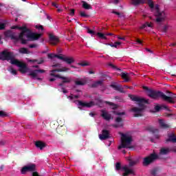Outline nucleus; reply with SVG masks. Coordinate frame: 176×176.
<instances>
[{
	"label": "nucleus",
	"instance_id": "f257e3e1",
	"mask_svg": "<svg viewBox=\"0 0 176 176\" xmlns=\"http://www.w3.org/2000/svg\"><path fill=\"white\" fill-rule=\"evenodd\" d=\"M14 53L13 52H9L8 50H4L0 53V60L3 61H10L12 65H16L19 67V71L21 74H25L28 71L27 65L23 62H20L19 60L15 59Z\"/></svg>",
	"mask_w": 176,
	"mask_h": 176
},
{
	"label": "nucleus",
	"instance_id": "f03ea898",
	"mask_svg": "<svg viewBox=\"0 0 176 176\" xmlns=\"http://www.w3.org/2000/svg\"><path fill=\"white\" fill-rule=\"evenodd\" d=\"M11 30H21V31H22L19 34V38L22 45H27L28 40L24 39L25 33L27 32L28 34H26V37L30 41H38V39L42 36V34L41 33L38 34L31 32V30L27 28V26L19 27L17 25H14L11 27Z\"/></svg>",
	"mask_w": 176,
	"mask_h": 176
},
{
	"label": "nucleus",
	"instance_id": "7ed1b4c3",
	"mask_svg": "<svg viewBox=\"0 0 176 176\" xmlns=\"http://www.w3.org/2000/svg\"><path fill=\"white\" fill-rule=\"evenodd\" d=\"M133 142V138L129 135L124 133H121V144L118 146V149H122V148H130Z\"/></svg>",
	"mask_w": 176,
	"mask_h": 176
},
{
	"label": "nucleus",
	"instance_id": "20e7f679",
	"mask_svg": "<svg viewBox=\"0 0 176 176\" xmlns=\"http://www.w3.org/2000/svg\"><path fill=\"white\" fill-rule=\"evenodd\" d=\"M147 96L153 100H157V98H162L164 101V100H170V98L164 94V93L160 91H155L153 89L148 90V94H147Z\"/></svg>",
	"mask_w": 176,
	"mask_h": 176
},
{
	"label": "nucleus",
	"instance_id": "39448f33",
	"mask_svg": "<svg viewBox=\"0 0 176 176\" xmlns=\"http://www.w3.org/2000/svg\"><path fill=\"white\" fill-rule=\"evenodd\" d=\"M155 16L157 17L155 19V21L157 23H162L166 20V13L164 11L160 12V9L159 8V5H156L155 6Z\"/></svg>",
	"mask_w": 176,
	"mask_h": 176
},
{
	"label": "nucleus",
	"instance_id": "423d86ee",
	"mask_svg": "<svg viewBox=\"0 0 176 176\" xmlns=\"http://www.w3.org/2000/svg\"><path fill=\"white\" fill-rule=\"evenodd\" d=\"M159 156L157 154L153 153L151 154L149 156H147L143 160V166H149V164H152L157 159Z\"/></svg>",
	"mask_w": 176,
	"mask_h": 176
},
{
	"label": "nucleus",
	"instance_id": "0eeeda50",
	"mask_svg": "<svg viewBox=\"0 0 176 176\" xmlns=\"http://www.w3.org/2000/svg\"><path fill=\"white\" fill-rule=\"evenodd\" d=\"M34 171H36V165H35V164L25 166L21 170V174H25V173H34Z\"/></svg>",
	"mask_w": 176,
	"mask_h": 176
},
{
	"label": "nucleus",
	"instance_id": "6e6552de",
	"mask_svg": "<svg viewBox=\"0 0 176 176\" xmlns=\"http://www.w3.org/2000/svg\"><path fill=\"white\" fill-rule=\"evenodd\" d=\"M129 97L132 100V101H136V102H138L139 107H142L144 104H148V100L145 98H141L134 95H129Z\"/></svg>",
	"mask_w": 176,
	"mask_h": 176
},
{
	"label": "nucleus",
	"instance_id": "1a4fd4ad",
	"mask_svg": "<svg viewBox=\"0 0 176 176\" xmlns=\"http://www.w3.org/2000/svg\"><path fill=\"white\" fill-rule=\"evenodd\" d=\"M45 72H46V71L43 70V69H34L32 70V72H30V74H29V76H32V79H36L37 80H41L42 78L38 77V74H45Z\"/></svg>",
	"mask_w": 176,
	"mask_h": 176
},
{
	"label": "nucleus",
	"instance_id": "9d476101",
	"mask_svg": "<svg viewBox=\"0 0 176 176\" xmlns=\"http://www.w3.org/2000/svg\"><path fill=\"white\" fill-rule=\"evenodd\" d=\"M6 38H10L12 41H20V36H17L16 32H14L12 30H7L5 32Z\"/></svg>",
	"mask_w": 176,
	"mask_h": 176
},
{
	"label": "nucleus",
	"instance_id": "9b49d317",
	"mask_svg": "<svg viewBox=\"0 0 176 176\" xmlns=\"http://www.w3.org/2000/svg\"><path fill=\"white\" fill-rule=\"evenodd\" d=\"M110 87H112L116 91H119V93H124L123 87L121 85L118 84L117 82H111Z\"/></svg>",
	"mask_w": 176,
	"mask_h": 176
},
{
	"label": "nucleus",
	"instance_id": "f8f14e48",
	"mask_svg": "<svg viewBox=\"0 0 176 176\" xmlns=\"http://www.w3.org/2000/svg\"><path fill=\"white\" fill-rule=\"evenodd\" d=\"M122 171H124V173L122 174V176L135 175L134 170L133 169L129 168L127 166H122Z\"/></svg>",
	"mask_w": 176,
	"mask_h": 176
},
{
	"label": "nucleus",
	"instance_id": "ddd939ff",
	"mask_svg": "<svg viewBox=\"0 0 176 176\" xmlns=\"http://www.w3.org/2000/svg\"><path fill=\"white\" fill-rule=\"evenodd\" d=\"M109 137V131L107 129H103L102 131V134L99 135V138L101 141H105V140H108Z\"/></svg>",
	"mask_w": 176,
	"mask_h": 176
},
{
	"label": "nucleus",
	"instance_id": "4468645a",
	"mask_svg": "<svg viewBox=\"0 0 176 176\" xmlns=\"http://www.w3.org/2000/svg\"><path fill=\"white\" fill-rule=\"evenodd\" d=\"M78 105L82 107L91 108V107H94L96 104L93 101H91L89 102H82V100H78Z\"/></svg>",
	"mask_w": 176,
	"mask_h": 176
},
{
	"label": "nucleus",
	"instance_id": "2eb2a0df",
	"mask_svg": "<svg viewBox=\"0 0 176 176\" xmlns=\"http://www.w3.org/2000/svg\"><path fill=\"white\" fill-rule=\"evenodd\" d=\"M148 131H150V133H153L154 134V138L157 140H159L160 135H159V129L153 128V126H148L147 127Z\"/></svg>",
	"mask_w": 176,
	"mask_h": 176
},
{
	"label": "nucleus",
	"instance_id": "dca6fc26",
	"mask_svg": "<svg viewBox=\"0 0 176 176\" xmlns=\"http://www.w3.org/2000/svg\"><path fill=\"white\" fill-rule=\"evenodd\" d=\"M154 109L155 112H160L161 109H165L168 112H171V109H170V108H168V107H167V105L165 104H157L156 106H155Z\"/></svg>",
	"mask_w": 176,
	"mask_h": 176
},
{
	"label": "nucleus",
	"instance_id": "f3484780",
	"mask_svg": "<svg viewBox=\"0 0 176 176\" xmlns=\"http://www.w3.org/2000/svg\"><path fill=\"white\" fill-rule=\"evenodd\" d=\"M132 112H134L133 116L135 118H139V116H142V109L138 107H133L131 109Z\"/></svg>",
	"mask_w": 176,
	"mask_h": 176
},
{
	"label": "nucleus",
	"instance_id": "a211bd4d",
	"mask_svg": "<svg viewBox=\"0 0 176 176\" xmlns=\"http://www.w3.org/2000/svg\"><path fill=\"white\" fill-rule=\"evenodd\" d=\"M56 132L60 135H64V134H67V126H60L56 127Z\"/></svg>",
	"mask_w": 176,
	"mask_h": 176
},
{
	"label": "nucleus",
	"instance_id": "6ab92c4d",
	"mask_svg": "<svg viewBox=\"0 0 176 176\" xmlns=\"http://www.w3.org/2000/svg\"><path fill=\"white\" fill-rule=\"evenodd\" d=\"M116 123L119 124H115L113 125V127H115L116 129H118V127H123V120L120 117H117L115 120Z\"/></svg>",
	"mask_w": 176,
	"mask_h": 176
},
{
	"label": "nucleus",
	"instance_id": "aec40b11",
	"mask_svg": "<svg viewBox=\"0 0 176 176\" xmlns=\"http://www.w3.org/2000/svg\"><path fill=\"white\" fill-rule=\"evenodd\" d=\"M50 41L51 45H57V43H58L59 42L58 37L53 34H50Z\"/></svg>",
	"mask_w": 176,
	"mask_h": 176
},
{
	"label": "nucleus",
	"instance_id": "412c9836",
	"mask_svg": "<svg viewBox=\"0 0 176 176\" xmlns=\"http://www.w3.org/2000/svg\"><path fill=\"white\" fill-rule=\"evenodd\" d=\"M101 116L104 120H111V118H112L111 114L108 113L105 110H101Z\"/></svg>",
	"mask_w": 176,
	"mask_h": 176
},
{
	"label": "nucleus",
	"instance_id": "4be33fe9",
	"mask_svg": "<svg viewBox=\"0 0 176 176\" xmlns=\"http://www.w3.org/2000/svg\"><path fill=\"white\" fill-rule=\"evenodd\" d=\"M59 79H61L63 83H71L72 82V78L68 76H58Z\"/></svg>",
	"mask_w": 176,
	"mask_h": 176
},
{
	"label": "nucleus",
	"instance_id": "5701e85b",
	"mask_svg": "<svg viewBox=\"0 0 176 176\" xmlns=\"http://www.w3.org/2000/svg\"><path fill=\"white\" fill-rule=\"evenodd\" d=\"M63 61L64 63H66V64L71 65V64H74V63H75V59L74 57L65 56Z\"/></svg>",
	"mask_w": 176,
	"mask_h": 176
},
{
	"label": "nucleus",
	"instance_id": "b1692460",
	"mask_svg": "<svg viewBox=\"0 0 176 176\" xmlns=\"http://www.w3.org/2000/svg\"><path fill=\"white\" fill-rule=\"evenodd\" d=\"M168 138L166 139V142H176V136L175 133L168 135Z\"/></svg>",
	"mask_w": 176,
	"mask_h": 176
},
{
	"label": "nucleus",
	"instance_id": "393cba45",
	"mask_svg": "<svg viewBox=\"0 0 176 176\" xmlns=\"http://www.w3.org/2000/svg\"><path fill=\"white\" fill-rule=\"evenodd\" d=\"M131 5L133 6H138V5H142L145 3V0H130Z\"/></svg>",
	"mask_w": 176,
	"mask_h": 176
},
{
	"label": "nucleus",
	"instance_id": "a878e982",
	"mask_svg": "<svg viewBox=\"0 0 176 176\" xmlns=\"http://www.w3.org/2000/svg\"><path fill=\"white\" fill-rule=\"evenodd\" d=\"M35 146L36 148H39V149L42 150L46 146V144L43 142L37 141L35 142Z\"/></svg>",
	"mask_w": 176,
	"mask_h": 176
},
{
	"label": "nucleus",
	"instance_id": "bb28decb",
	"mask_svg": "<svg viewBox=\"0 0 176 176\" xmlns=\"http://www.w3.org/2000/svg\"><path fill=\"white\" fill-rule=\"evenodd\" d=\"M170 99L169 100H164V101H166L167 102H169V104H174L175 102V100L174 98H176V94H172L171 96H168Z\"/></svg>",
	"mask_w": 176,
	"mask_h": 176
},
{
	"label": "nucleus",
	"instance_id": "cd10ccee",
	"mask_svg": "<svg viewBox=\"0 0 176 176\" xmlns=\"http://www.w3.org/2000/svg\"><path fill=\"white\" fill-rule=\"evenodd\" d=\"M29 63H37V64H43V63H45V60L43 59V58H41L39 59H30L28 60Z\"/></svg>",
	"mask_w": 176,
	"mask_h": 176
},
{
	"label": "nucleus",
	"instance_id": "c85d7f7f",
	"mask_svg": "<svg viewBox=\"0 0 176 176\" xmlns=\"http://www.w3.org/2000/svg\"><path fill=\"white\" fill-rule=\"evenodd\" d=\"M121 78L124 79V82H130V76L127 73L122 72L121 74Z\"/></svg>",
	"mask_w": 176,
	"mask_h": 176
},
{
	"label": "nucleus",
	"instance_id": "c756f323",
	"mask_svg": "<svg viewBox=\"0 0 176 176\" xmlns=\"http://www.w3.org/2000/svg\"><path fill=\"white\" fill-rule=\"evenodd\" d=\"M159 123H160V127H162V129H168V127H170V126L166 123H164V120H159Z\"/></svg>",
	"mask_w": 176,
	"mask_h": 176
},
{
	"label": "nucleus",
	"instance_id": "7c9ffc66",
	"mask_svg": "<svg viewBox=\"0 0 176 176\" xmlns=\"http://www.w3.org/2000/svg\"><path fill=\"white\" fill-rule=\"evenodd\" d=\"M82 8L83 9H85L86 10H90V9H93L91 6L90 4L87 3L86 1H82Z\"/></svg>",
	"mask_w": 176,
	"mask_h": 176
},
{
	"label": "nucleus",
	"instance_id": "2f4dec72",
	"mask_svg": "<svg viewBox=\"0 0 176 176\" xmlns=\"http://www.w3.org/2000/svg\"><path fill=\"white\" fill-rule=\"evenodd\" d=\"M146 27H148L149 28H152L153 26L152 25V23L149 22H146L144 24H143L142 26L140 27V30H145Z\"/></svg>",
	"mask_w": 176,
	"mask_h": 176
},
{
	"label": "nucleus",
	"instance_id": "473e14b6",
	"mask_svg": "<svg viewBox=\"0 0 176 176\" xmlns=\"http://www.w3.org/2000/svg\"><path fill=\"white\" fill-rule=\"evenodd\" d=\"M19 52L21 54H30V52L28 51V49L25 47L20 48Z\"/></svg>",
	"mask_w": 176,
	"mask_h": 176
},
{
	"label": "nucleus",
	"instance_id": "72a5a7b5",
	"mask_svg": "<svg viewBox=\"0 0 176 176\" xmlns=\"http://www.w3.org/2000/svg\"><path fill=\"white\" fill-rule=\"evenodd\" d=\"M170 153L169 148H162L160 149V153L161 155H168Z\"/></svg>",
	"mask_w": 176,
	"mask_h": 176
},
{
	"label": "nucleus",
	"instance_id": "f704fd0d",
	"mask_svg": "<svg viewBox=\"0 0 176 176\" xmlns=\"http://www.w3.org/2000/svg\"><path fill=\"white\" fill-rule=\"evenodd\" d=\"M160 31L161 32L166 33L167 32V30H168V25H164V26H162L159 28Z\"/></svg>",
	"mask_w": 176,
	"mask_h": 176
},
{
	"label": "nucleus",
	"instance_id": "c9c22d12",
	"mask_svg": "<svg viewBox=\"0 0 176 176\" xmlns=\"http://www.w3.org/2000/svg\"><path fill=\"white\" fill-rule=\"evenodd\" d=\"M105 104H107L108 105H110L111 107H112V109H118V105L114 104L113 102H108V101H106L105 102Z\"/></svg>",
	"mask_w": 176,
	"mask_h": 176
},
{
	"label": "nucleus",
	"instance_id": "e433bc0d",
	"mask_svg": "<svg viewBox=\"0 0 176 176\" xmlns=\"http://www.w3.org/2000/svg\"><path fill=\"white\" fill-rule=\"evenodd\" d=\"M69 68L68 67H62L61 69H54V71H57V72H67V71H69Z\"/></svg>",
	"mask_w": 176,
	"mask_h": 176
},
{
	"label": "nucleus",
	"instance_id": "4c0bfd02",
	"mask_svg": "<svg viewBox=\"0 0 176 176\" xmlns=\"http://www.w3.org/2000/svg\"><path fill=\"white\" fill-rule=\"evenodd\" d=\"M77 64L78 65H80L81 67H88L89 65H90V63L85 60H83L82 62L78 63Z\"/></svg>",
	"mask_w": 176,
	"mask_h": 176
},
{
	"label": "nucleus",
	"instance_id": "58836bf2",
	"mask_svg": "<svg viewBox=\"0 0 176 176\" xmlns=\"http://www.w3.org/2000/svg\"><path fill=\"white\" fill-rule=\"evenodd\" d=\"M54 72H57V71H54V69L51 70L50 74V76H54V78H58V79H60L59 76H60L61 75L56 74H54Z\"/></svg>",
	"mask_w": 176,
	"mask_h": 176
},
{
	"label": "nucleus",
	"instance_id": "ea45409f",
	"mask_svg": "<svg viewBox=\"0 0 176 176\" xmlns=\"http://www.w3.org/2000/svg\"><path fill=\"white\" fill-rule=\"evenodd\" d=\"M100 85H102V80H98V81L94 82L91 85V87H98V86H100Z\"/></svg>",
	"mask_w": 176,
	"mask_h": 176
},
{
	"label": "nucleus",
	"instance_id": "a19ab883",
	"mask_svg": "<svg viewBox=\"0 0 176 176\" xmlns=\"http://www.w3.org/2000/svg\"><path fill=\"white\" fill-rule=\"evenodd\" d=\"M116 170L117 171H119L120 170H123V166H122V164H120V162H117L116 164Z\"/></svg>",
	"mask_w": 176,
	"mask_h": 176
},
{
	"label": "nucleus",
	"instance_id": "79ce46f5",
	"mask_svg": "<svg viewBox=\"0 0 176 176\" xmlns=\"http://www.w3.org/2000/svg\"><path fill=\"white\" fill-rule=\"evenodd\" d=\"M137 163H138V160H129L130 167H133V166H135V164H137Z\"/></svg>",
	"mask_w": 176,
	"mask_h": 176
},
{
	"label": "nucleus",
	"instance_id": "37998d69",
	"mask_svg": "<svg viewBox=\"0 0 176 176\" xmlns=\"http://www.w3.org/2000/svg\"><path fill=\"white\" fill-rule=\"evenodd\" d=\"M75 85H76V86H85V85H86V82L76 80Z\"/></svg>",
	"mask_w": 176,
	"mask_h": 176
},
{
	"label": "nucleus",
	"instance_id": "c03bdc74",
	"mask_svg": "<svg viewBox=\"0 0 176 176\" xmlns=\"http://www.w3.org/2000/svg\"><path fill=\"white\" fill-rule=\"evenodd\" d=\"M113 113H114V115H116L117 116H122L123 115H126V112L122 111V112H118V111H113Z\"/></svg>",
	"mask_w": 176,
	"mask_h": 176
},
{
	"label": "nucleus",
	"instance_id": "a18cd8bd",
	"mask_svg": "<svg viewBox=\"0 0 176 176\" xmlns=\"http://www.w3.org/2000/svg\"><path fill=\"white\" fill-rule=\"evenodd\" d=\"M148 1V5L151 9H153L155 8V4L153 3V1L152 0H147Z\"/></svg>",
	"mask_w": 176,
	"mask_h": 176
},
{
	"label": "nucleus",
	"instance_id": "49530a36",
	"mask_svg": "<svg viewBox=\"0 0 176 176\" xmlns=\"http://www.w3.org/2000/svg\"><path fill=\"white\" fill-rule=\"evenodd\" d=\"M97 35L98 36H99V38H101L102 39H107V37L105 36L106 34H104L101 32H98Z\"/></svg>",
	"mask_w": 176,
	"mask_h": 176
},
{
	"label": "nucleus",
	"instance_id": "de8ad7c7",
	"mask_svg": "<svg viewBox=\"0 0 176 176\" xmlns=\"http://www.w3.org/2000/svg\"><path fill=\"white\" fill-rule=\"evenodd\" d=\"M56 54H47V58H50L52 60L53 58H56Z\"/></svg>",
	"mask_w": 176,
	"mask_h": 176
},
{
	"label": "nucleus",
	"instance_id": "09e8293b",
	"mask_svg": "<svg viewBox=\"0 0 176 176\" xmlns=\"http://www.w3.org/2000/svg\"><path fill=\"white\" fill-rule=\"evenodd\" d=\"M56 58H58L59 60H61L62 61H64V60L65 59V56H63V55H56Z\"/></svg>",
	"mask_w": 176,
	"mask_h": 176
},
{
	"label": "nucleus",
	"instance_id": "8fccbe9b",
	"mask_svg": "<svg viewBox=\"0 0 176 176\" xmlns=\"http://www.w3.org/2000/svg\"><path fill=\"white\" fill-rule=\"evenodd\" d=\"M87 33L90 34V35H96V32L90 30L89 28L87 29Z\"/></svg>",
	"mask_w": 176,
	"mask_h": 176
},
{
	"label": "nucleus",
	"instance_id": "3c124183",
	"mask_svg": "<svg viewBox=\"0 0 176 176\" xmlns=\"http://www.w3.org/2000/svg\"><path fill=\"white\" fill-rule=\"evenodd\" d=\"M80 16H81V17H89L88 14H86V13H85V12H80Z\"/></svg>",
	"mask_w": 176,
	"mask_h": 176
},
{
	"label": "nucleus",
	"instance_id": "603ef678",
	"mask_svg": "<svg viewBox=\"0 0 176 176\" xmlns=\"http://www.w3.org/2000/svg\"><path fill=\"white\" fill-rule=\"evenodd\" d=\"M4 116H8V114L3 111H0V117L4 118Z\"/></svg>",
	"mask_w": 176,
	"mask_h": 176
},
{
	"label": "nucleus",
	"instance_id": "864d4df0",
	"mask_svg": "<svg viewBox=\"0 0 176 176\" xmlns=\"http://www.w3.org/2000/svg\"><path fill=\"white\" fill-rule=\"evenodd\" d=\"M10 72L12 75H17V71L13 68L10 69Z\"/></svg>",
	"mask_w": 176,
	"mask_h": 176
},
{
	"label": "nucleus",
	"instance_id": "5fc2aeb1",
	"mask_svg": "<svg viewBox=\"0 0 176 176\" xmlns=\"http://www.w3.org/2000/svg\"><path fill=\"white\" fill-rule=\"evenodd\" d=\"M60 67H61V64L60 63H55L52 65V67L53 68H60Z\"/></svg>",
	"mask_w": 176,
	"mask_h": 176
},
{
	"label": "nucleus",
	"instance_id": "6e6d98bb",
	"mask_svg": "<svg viewBox=\"0 0 176 176\" xmlns=\"http://www.w3.org/2000/svg\"><path fill=\"white\" fill-rule=\"evenodd\" d=\"M29 47H30V49H34L35 47H38V45L36 44H31L29 45Z\"/></svg>",
	"mask_w": 176,
	"mask_h": 176
},
{
	"label": "nucleus",
	"instance_id": "4d7b16f0",
	"mask_svg": "<svg viewBox=\"0 0 176 176\" xmlns=\"http://www.w3.org/2000/svg\"><path fill=\"white\" fill-rule=\"evenodd\" d=\"M6 27L5 23H0V30H3Z\"/></svg>",
	"mask_w": 176,
	"mask_h": 176
},
{
	"label": "nucleus",
	"instance_id": "13d9d810",
	"mask_svg": "<svg viewBox=\"0 0 176 176\" xmlns=\"http://www.w3.org/2000/svg\"><path fill=\"white\" fill-rule=\"evenodd\" d=\"M143 89L144 90H146L147 91V95L149 94V90H152V89H149L148 87H143Z\"/></svg>",
	"mask_w": 176,
	"mask_h": 176
},
{
	"label": "nucleus",
	"instance_id": "bf43d9fd",
	"mask_svg": "<svg viewBox=\"0 0 176 176\" xmlns=\"http://www.w3.org/2000/svg\"><path fill=\"white\" fill-rule=\"evenodd\" d=\"M36 28H38V30H41L42 31H43V26L40 25H36Z\"/></svg>",
	"mask_w": 176,
	"mask_h": 176
},
{
	"label": "nucleus",
	"instance_id": "052dcab7",
	"mask_svg": "<svg viewBox=\"0 0 176 176\" xmlns=\"http://www.w3.org/2000/svg\"><path fill=\"white\" fill-rule=\"evenodd\" d=\"M156 173H157V170H156V169L151 170L152 175H156Z\"/></svg>",
	"mask_w": 176,
	"mask_h": 176
},
{
	"label": "nucleus",
	"instance_id": "680f3d73",
	"mask_svg": "<svg viewBox=\"0 0 176 176\" xmlns=\"http://www.w3.org/2000/svg\"><path fill=\"white\" fill-rule=\"evenodd\" d=\"M69 14H70L71 16H74V15L75 14V10H74V9H72V10H70Z\"/></svg>",
	"mask_w": 176,
	"mask_h": 176
},
{
	"label": "nucleus",
	"instance_id": "e2e57ef3",
	"mask_svg": "<svg viewBox=\"0 0 176 176\" xmlns=\"http://www.w3.org/2000/svg\"><path fill=\"white\" fill-rule=\"evenodd\" d=\"M52 6H54V8H56V9L58 8V5L57 3H56V2H52Z\"/></svg>",
	"mask_w": 176,
	"mask_h": 176
},
{
	"label": "nucleus",
	"instance_id": "0e129e2a",
	"mask_svg": "<svg viewBox=\"0 0 176 176\" xmlns=\"http://www.w3.org/2000/svg\"><path fill=\"white\" fill-rule=\"evenodd\" d=\"M135 42H137V43H139V45H142V41L140 40L139 38H136Z\"/></svg>",
	"mask_w": 176,
	"mask_h": 176
},
{
	"label": "nucleus",
	"instance_id": "69168bd1",
	"mask_svg": "<svg viewBox=\"0 0 176 176\" xmlns=\"http://www.w3.org/2000/svg\"><path fill=\"white\" fill-rule=\"evenodd\" d=\"M112 13H113V14H117V16H119V17H120V12H118L115 10H113Z\"/></svg>",
	"mask_w": 176,
	"mask_h": 176
},
{
	"label": "nucleus",
	"instance_id": "338daca9",
	"mask_svg": "<svg viewBox=\"0 0 176 176\" xmlns=\"http://www.w3.org/2000/svg\"><path fill=\"white\" fill-rule=\"evenodd\" d=\"M109 67H111V68H113V69H116L117 68H116V66H115L113 64H112V63H109Z\"/></svg>",
	"mask_w": 176,
	"mask_h": 176
},
{
	"label": "nucleus",
	"instance_id": "774afa93",
	"mask_svg": "<svg viewBox=\"0 0 176 176\" xmlns=\"http://www.w3.org/2000/svg\"><path fill=\"white\" fill-rule=\"evenodd\" d=\"M62 91H63V93H64L65 94H67V93H68V91H67L66 89H65V88H62Z\"/></svg>",
	"mask_w": 176,
	"mask_h": 176
}]
</instances>
